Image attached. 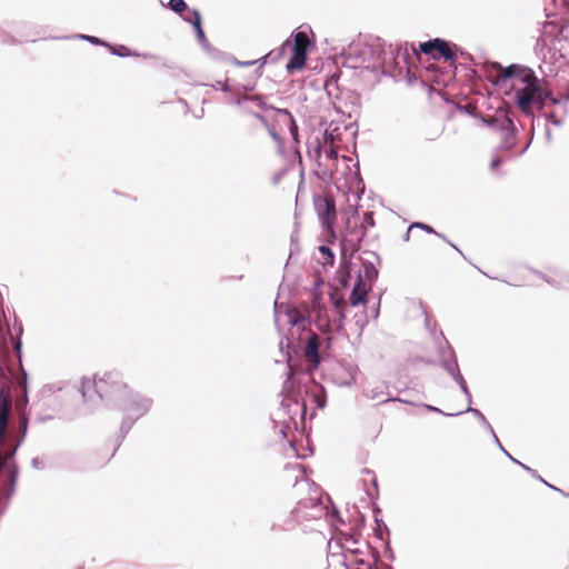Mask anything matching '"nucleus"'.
Masks as SVG:
<instances>
[{
	"label": "nucleus",
	"instance_id": "aec40b11",
	"mask_svg": "<svg viewBox=\"0 0 569 569\" xmlns=\"http://www.w3.org/2000/svg\"><path fill=\"white\" fill-rule=\"evenodd\" d=\"M104 48H107L111 54L120 57V58H126V57H130V56L144 57V58L148 57V54H140L138 52H132L124 44H111L110 42L107 41V44Z\"/></svg>",
	"mask_w": 569,
	"mask_h": 569
},
{
	"label": "nucleus",
	"instance_id": "c85d7f7f",
	"mask_svg": "<svg viewBox=\"0 0 569 569\" xmlns=\"http://www.w3.org/2000/svg\"><path fill=\"white\" fill-rule=\"evenodd\" d=\"M437 43H440L437 38L420 42L419 50H420V52H422L426 56H429L433 59L435 49H436Z\"/></svg>",
	"mask_w": 569,
	"mask_h": 569
},
{
	"label": "nucleus",
	"instance_id": "9b49d317",
	"mask_svg": "<svg viewBox=\"0 0 569 569\" xmlns=\"http://www.w3.org/2000/svg\"><path fill=\"white\" fill-rule=\"evenodd\" d=\"M363 253L370 256L372 258V260L361 258L362 270H359V271L362 274V279L365 280V283L369 286V289H372L375 282L377 281L378 276H379V271H378L376 264L380 263V257L378 253H376L373 251H365Z\"/></svg>",
	"mask_w": 569,
	"mask_h": 569
},
{
	"label": "nucleus",
	"instance_id": "58836bf2",
	"mask_svg": "<svg viewBox=\"0 0 569 569\" xmlns=\"http://www.w3.org/2000/svg\"><path fill=\"white\" fill-rule=\"evenodd\" d=\"M17 331H18L19 338L13 342V349L18 353V358L21 359L22 340H21L20 336L22 335V331H23L21 325H19L17 327Z\"/></svg>",
	"mask_w": 569,
	"mask_h": 569
},
{
	"label": "nucleus",
	"instance_id": "c756f323",
	"mask_svg": "<svg viewBox=\"0 0 569 569\" xmlns=\"http://www.w3.org/2000/svg\"><path fill=\"white\" fill-rule=\"evenodd\" d=\"M520 467L526 470L530 476H532L533 478L538 479L539 481H541L543 485H546L547 487H549L550 489L555 490V491H558L562 495H566L561 489L557 488L556 486L549 483L548 481H546L538 472L537 470L530 468L529 466L525 465V463H520Z\"/></svg>",
	"mask_w": 569,
	"mask_h": 569
},
{
	"label": "nucleus",
	"instance_id": "473e14b6",
	"mask_svg": "<svg viewBox=\"0 0 569 569\" xmlns=\"http://www.w3.org/2000/svg\"><path fill=\"white\" fill-rule=\"evenodd\" d=\"M537 274L540 276L548 284H550L551 287H553L556 289H566L567 288L566 282L563 281V277L560 280H558L555 278L543 276L541 272H537Z\"/></svg>",
	"mask_w": 569,
	"mask_h": 569
},
{
	"label": "nucleus",
	"instance_id": "6e6d98bb",
	"mask_svg": "<svg viewBox=\"0 0 569 569\" xmlns=\"http://www.w3.org/2000/svg\"><path fill=\"white\" fill-rule=\"evenodd\" d=\"M488 431H489V432H490V435L492 436L493 441H495V443L498 446V448H499L500 450H503V446L501 445V442H500L499 438L497 437V435H496V432H495L493 428L491 427V430H488Z\"/></svg>",
	"mask_w": 569,
	"mask_h": 569
},
{
	"label": "nucleus",
	"instance_id": "4d7b16f0",
	"mask_svg": "<svg viewBox=\"0 0 569 569\" xmlns=\"http://www.w3.org/2000/svg\"><path fill=\"white\" fill-rule=\"evenodd\" d=\"M31 466L34 469H43V463L38 457H36L31 460Z\"/></svg>",
	"mask_w": 569,
	"mask_h": 569
},
{
	"label": "nucleus",
	"instance_id": "2f4dec72",
	"mask_svg": "<svg viewBox=\"0 0 569 569\" xmlns=\"http://www.w3.org/2000/svg\"><path fill=\"white\" fill-rule=\"evenodd\" d=\"M249 101H252L261 110L272 109V110H274L277 112L278 108H276L273 106H268L264 102L263 96H261V94L249 96Z\"/></svg>",
	"mask_w": 569,
	"mask_h": 569
},
{
	"label": "nucleus",
	"instance_id": "4c0bfd02",
	"mask_svg": "<svg viewBox=\"0 0 569 569\" xmlns=\"http://www.w3.org/2000/svg\"><path fill=\"white\" fill-rule=\"evenodd\" d=\"M423 407L427 410H429V411L437 412V413H440V415L446 416V417H456V416H460V415L465 413V411H459V412H455V413H448V412L442 411L438 407H435V406L428 405V403H423Z\"/></svg>",
	"mask_w": 569,
	"mask_h": 569
},
{
	"label": "nucleus",
	"instance_id": "dca6fc26",
	"mask_svg": "<svg viewBox=\"0 0 569 569\" xmlns=\"http://www.w3.org/2000/svg\"><path fill=\"white\" fill-rule=\"evenodd\" d=\"M562 32V28L556 21H546L542 27V33L538 38L536 43V53L539 56L543 52L545 47H547V38L551 37L557 39L558 36Z\"/></svg>",
	"mask_w": 569,
	"mask_h": 569
},
{
	"label": "nucleus",
	"instance_id": "49530a36",
	"mask_svg": "<svg viewBox=\"0 0 569 569\" xmlns=\"http://www.w3.org/2000/svg\"><path fill=\"white\" fill-rule=\"evenodd\" d=\"M234 93V97L233 99L231 100L232 103L237 104V106H242L243 102L246 101H249V96L247 94H241L239 92H233Z\"/></svg>",
	"mask_w": 569,
	"mask_h": 569
},
{
	"label": "nucleus",
	"instance_id": "bb28decb",
	"mask_svg": "<svg viewBox=\"0 0 569 569\" xmlns=\"http://www.w3.org/2000/svg\"><path fill=\"white\" fill-rule=\"evenodd\" d=\"M168 8L174 13L179 14L181 18L184 17V11L189 12L188 4L184 0H169Z\"/></svg>",
	"mask_w": 569,
	"mask_h": 569
},
{
	"label": "nucleus",
	"instance_id": "2eb2a0df",
	"mask_svg": "<svg viewBox=\"0 0 569 569\" xmlns=\"http://www.w3.org/2000/svg\"><path fill=\"white\" fill-rule=\"evenodd\" d=\"M303 26L299 27L295 31H292L291 36L286 40V44L290 46V48H299V49H306L307 52H309L310 49L315 47V43L311 39H309L308 31H311L309 28L308 30L302 29Z\"/></svg>",
	"mask_w": 569,
	"mask_h": 569
},
{
	"label": "nucleus",
	"instance_id": "338daca9",
	"mask_svg": "<svg viewBox=\"0 0 569 569\" xmlns=\"http://www.w3.org/2000/svg\"><path fill=\"white\" fill-rule=\"evenodd\" d=\"M546 139H547L548 142H550L551 139H552L550 129L546 130Z\"/></svg>",
	"mask_w": 569,
	"mask_h": 569
},
{
	"label": "nucleus",
	"instance_id": "774afa93",
	"mask_svg": "<svg viewBox=\"0 0 569 569\" xmlns=\"http://www.w3.org/2000/svg\"><path fill=\"white\" fill-rule=\"evenodd\" d=\"M563 281L566 282V286H567L566 289L569 290V273L563 276Z\"/></svg>",
	"mask_w": 569,
	"mask_h": 569
},
{
	"label": "nucleus",
	"instance_id": "a18cd8bd",
	"mask_svg": "<svg viewBox=\"0 0 569 569\" xmlns=\"http://www.w3.org/2000/svg\"><path fill=\"white\" fill-rule=\"evenodd\" d=\"M361 224H363V227H365V229H366V230H367V227H371V228H372V227H375L373 213H372V212H370V211H369V212H366V213L363 214V221H362V223H361Z\"/></svg>",
	"mask_w": 569,
	"mask_h": 569
},
{
	"label": "nucleus",
	"instance_id": "5fc2aeb1",
	"mask_svg": "<svg viewBox=\"0 0 569 569\" xmlns=\"http://www.w3.org/2000/svg\"><path fill=\"white\" fill-rule=\"evenodd\" d=\"M232 62L237 66H241V67H250V66H253L256 63V61H239L238 59L236 58H232Z\"/></svg>",
	"mask_w": 569,
	"mask_h": 569
},
{
	"label": "nucleus",
	"instance_id": "e2e57ef3",
	"mask_svg": "<svg viewBox=\"0 0 569 569\" xmlns=\"http://www.w3.org/2000/svg\"><path fill=\"white\" fill-rule=\"evenodd\" d=\"M387 551H388V553H389V555H388L389 559H390V560H393V559H395V555H393V551H392V549H391V547H390V543H389V542L387 543Z\"/></svg>",
	"mask_w": 569,
	"mask_h": 569
},
{
	"label": "nucleus",
	"instance_id": "4468645a",
	"mask_svg": "<svg viewBox=\"0 0 569 569\" xmlns=\"http://www.w3.org/2000/svg\"><path fill=\"white\" fill-rule=\"evenodd\" d=\"M182 20L192 26L197 40L201 48L209 47V41L202 28V18L200 11L198 9L192 8L191 10H189V14L182 17Z\"/></svg>",
	"mask_w": 569,
	"mask_h": 569
},
{
	"label": "nucleus",
	"instance_id": "69168bd1",
	"mask_svg": "<svg viewBox=\"0 0 569 569\" xmlns=\"http://www.w3.org/2000/svg\"><path fill=\"white\" fill-rule=\"evenodd\" d=\"M379 569H393L390 565L382 563L381 560H379Z\"/></svg>",
	"mask_w": 569,
	"mask_h": 569
},
{
	"label": "nucleus",
	"instance_id": "f8f14e48",
	"mask_svg": "<svg viewBox=\"0 0 569 569\" xmlns=\"http://www.w3.org/2000/svg\"><path fill=\"white\" fill-rule=\"evenodd\" d=\"M437 39L440 43H437L436 46L433 60L443 59L446 61L455 62L458 53L461 56L465 54V50L461 47L442 38Z\"/></svg>",
	"mask_w": 569,
	"mask_h": 569
},
{
	"label": "nucleus",
	"instance_id": "423d86ee",
	"mask_svg": "<svg viewBox=\"0 0 569 569\" xmlns=\"http://www.w3.org/2000/svg\"><path fill=\"white\" fill-rule=\"evenodd\" d=\"M313 208L317 213L318 220L323 231H326L327 236L336 239V217H337V207L336 201L331 197H327L323 194H315L313 196Z\"/></svg>",
	"mask_w": 569,
	"mask_h": 569
},
{
	"label": "nucleus",
	"instance_id": "603ef678",
	"mask_svg": "<svg viewBox=\"0 0 569 569\" xmlns=\"http://www.w3.org/2000/svg\"><path fill=\"white\" fill-rule=\"evenodd\" d=\"M313 398H315L316 407L318 409L325 408L326 402H327L325 397L318 395V396H315Z\"/></svg>",
	"mask_w": 569,
	"mask_h": 569
},
{
	"label": "nucleus",
	"instance_id": "9d476101",
	"mask_svg": "<svg viewBox=\"0 0 569 569\" xmlns=\"http://www.w3.org/2000/svg\"><path fill=\"white\" fill-rule=\"evenodd\" d=\"M447 348L442 349L440 348V363L441 367L452 377V379L458 382L463 378V376L460 372L458 360L455 353V350L451 348V346L446 341Z\"/></svg>",
	"mask_w": 569,
	"mask_h": 569
},
{
	"label": "nucleus",
	"instance_id": "de8ad7c7",
	"mask_svg": "<svg viewBox=\"0 0 569 569\" xmlns=\"http://www.w3.org/2000/svg\"><path fill=\"white\" fill-rule=\"evenodd\" d=\"M348 551L352 555H355L356 557H358V555H361L362 553V550L361 549H348ZM356 563L358 566H361L360 568H366V563H371L370 561H366L363 559H360V558H356Z\"/></svg>",
	"mask_w": 569,
	"mask_h": 569
},
{
	"label": "nucleus",
	"instance_id": "b1692460",
	"mask_svg": "<svg viewBox=\"0 0 569 569\" xmlns=\"http://www.w3.org/2000/svg\"><path fill=\"white\" fill-rule=\"evenodd\" d=\"M319 252L321 253L323 258V266L332 267L336 261L335 252L331 250V248L327 244H321L318 247Z\"/></svg>",
	"mask_w": 569,
	"mask_h": 569
},
{
	"label": "nucleus",
	"instance_id": "680f3d73",
	"mask_svg": "<svg viewBox=\"0 0 569 569\" xmlns=\"http://www.w3.org/2000/svg\"><path fill=\"white\" fill-rule=\"evenodd\" d=\"M295 250H298V243L295 241L293 237H291V251H290V256L293 254Z\"/></svg>",
	"mask_w": 569,
	"mask_h": 569
},
{
	"label": "nucleus",
	"instance_id": "a211bd4d",
	"mask_svg": "<svg viewBox=\"0 0 569 569\" xmlns=\"http://www.w3.org/2000/svg\"><path fill=\"white\" fill-rule=\"evenodd\" d=\"M500 69V73L491 80L492 84L496 87L502 86L507 83L509 80L519 79L521 66L517 63L509 64L506 68H502L498 64Z\"/></svg>",
	"mask_w": 569,
	"mask_h": 569
},
{
	"label": "nucleus",
	"instance_id": "4be33fe9",
	"mask_svg": "<svg viewBox=\"0 0 569 569\" xmlns=\"http://www.w3.org/2000/svg\"><path fill=\"white\" fill-rule=\"evenodd\" d=\"M421 229L423 231H426L427 233H432V234H436L438 237H440L441 239H443L446 242H448L452 248H455L459 253L462 254V252L459 250V248L452 243L451 241H449L445 234L442 233H439L437 232L430 224H427L425 222H412L410 226H409V231H411L412 229Z\"/></svg>",
	"mask_w": 569,
	"mask_h": 569
},
{
	"label": "nucleus",
	"instance_id": "864d4df0",
	"mask_svg": "<svg viewBox=\"0 0 569 569\" xmlns=\"http://www.w3.org/2000/svg\"><path fill=\"white\" fill-rule=\"evenodd\" d=\"M503 162V158L501 157H495L491 162H490V168L491 169H496L498 167H500Z\"/></svg>",
	"mask_w": 569,
	"mask_h": 569
},
{
	"label": "nucleus",
	"instance_id": "bf43d9fd",
	"mask_svg": "<svg viewBox=\"0 0 569 569\" xmlns=\"http://www.w3.org/2000/svg\"><path fill=\"white\" fill-rule=\"evenodd\" d=\"M290 430V425L284 422L283 426L281 427L280 429V433L282 435L283 438L287 437V432Z\"/></svg>",
	"mask_w": 569,
	"mask_h": 569
},
{
	"label": "nucleus",
	"instance_id": "13d9d810",
	"mask_svg": "<svg viewBox=\"0 0 569 569\" xmlns=\"http://www.w3.org/2000/svg\"><path fill=\"white\" fill-rule=\"evenodd\" d=\"M501 451H502V452L506 455V457H507L510 461H512L513 463H517V465H519V466H520V463H522L521 461H519L518 459L513 458V457L508 452V448H503V450H501Z\"/></svg>",
	"mask_w": 569,
	"mask_h": 569
},
{
	"label": "nucleus",
	"instance_id": "e433bc0d",
	"mask_svg": "<svg viewBox=\"0 0 569 569\" xmlns=\"http://www.w3.org/2000/svg\"><path fill=\"white\" fill-rule=\"evenodd\" d=\"M202 49L212 59L220 60V59H222L224 57V52H222L219 49L212 47L210 43H209V47H203Z\"/></svg>",
	"mask_w": 569,
	"mask_h": 569
},
{
	"label": "nucleus",
	"instance_id": "f3484780",
	"mask_svg": "<svg viewBox=\"0 0 569 569\" xmlns=\"http://www.w3.org/2000/svg\"><path fill=\"white\" fill-rule=\"evenodd\" d=\"M291 56L287 61L286 69L289 73L300 71L306 67L308 52L306 49L290 48Z\"/></svg>",
	"mask_w": 569,
	"mask_h": 569
},
{
	"label": "nucleus",
	"instance_id": "f704fd0d",
	"mask_svg": "<svg viewBox=\"0 0 569 569\" xmlns=\"http://www.w3.org/2000/svg\"><path fill=\"white\" fill-rule=\"evenodd\" d=\"M457 109L462 112V113H466L475 119H479V116L481 114L477 108L472 104H463V106H458Z\"/></svg>",
	"mask_w": 569,
	"mask_h": 569
},
{
	"label": "nucleus",
	"instance_id": "ddd939ff",
	"mask_svg": "<svg viewBox=\"0 0 569 569\" xmlns=\"http://www.w3.org/2000/svg\"><path fill=\"white\" fill-rule=\"evenodd\" d=\"M372 289H369V286L365 283V280L362 279V274L360 271H358L356 276V280L353 283V288L349 296V302L352 307H358L360 305L367 303V296L368 292Z\"/></svg>",
	"mask_w": 569,
	"mask_h": 569
},
{
	"label": "nucleus",
	"instance_id": "7ed1b4c3",
	"mask_svg": "<svg viewBox=\"0 0 569 569\" xmlns=\"http://www.w3.org/2000/svg\"><path fill=\"white\" fill-rule=\"evenodd\" d=\"M153 400L151 398L128 388L127 392L116 405L124 416L120 426V435L117 438L116 450L121 446L134 422L149 412Z\"/></svg>",
	"mask_w": 569,
	"mask_h": 569
},
{
	"label": "nucleus",
	"instance_id": "79ce46f5",
	"mask_svg": "<svg viewBox=\"0 0 569 569\" xmlns=\"http://www.w3.org/2000/svg\"><path fill=\"white\" fill-rule=\"evenodd\" d=\"M336 130L337 129H335V130L326 129L323 131V134H322L323 143L329 144L336 140V138H337Z\"/></svg>",
	"mask_w": 569,
	"mask_h": 569
},
{
	"label": "nucleus",
	"instance_id": "20e7f679",
	"mask_svg": "<svg viewBox=\"0 0 569 569\" xmlns=\"http://www.w3.org/2000/svg\"><path fill=\"white\" fill-rule=\"evenodd\" d=\"M515 103L526 114L531 113V106L535 104L539 109L543 108L547 102L558 106L569 101V81L567 82L566 92L557 98L553 96L552 90L539 83L536 86L523 87L518 89L515 93Z\"/></svg>",
	"mask_w": 569,
	"mask_h": 569
},
{
	"label": "nucleus",
	"instance_id": "c03bdc74",
	"mask_svg": "<svg viewBox=\"0 0 569 569\" xmlns=\"http://www.w3.org/2000/svg\"><path fill=\"white\" fill-rule=\"evenodd\" d=\"M363 475L370 476V482L373 486L375 493L378 495V480L375 472L370 469L363 468L361 471Z\"/></svg>",
	"mask_w": 569,
	"mask_h": 569
},
{
	"label": "nucleus",
	"instance_id": "a878e982",
	"mask_svg": "<svg viewBox=\"0 0 569 569\" xmlns=\"http://www.w3.org/2000/svg\"><path fill=\"white\" fill-rule=\"evenodd\" d=\"M301 520H303L302 516L299 515L298 517H295L291 510L289 516L282 521L281 525H279V528L284 531L292 530L298 523H300Z\"/></svg>",
	"mask_w": 569,
	"mask_h": 569
},
{
	"label": "nucleus",
	"instance_id": "052dcab7",
	"mask_svg": "<svg viewBox=\"0 0 569 569\" xmlns=\"http://www.w3.org/2000/svg\"><path fill=\"white\" fill-rule=\"evenodd\" d=\"M331 518L332 519H337L339 522L343 523V520L341 519L340 513H339V511L337 509H335L331 512Z\"/></svg>",
	"mask_w": 569,
	"mask_h": 569
},
{
	"label": "nucleus",
	"instance_id": "cd10ccee",
	"mask_svg": "<svg viewBox=\"0 0 569 569\" xmlns=\"http://www.w3.org/2000/svg\"><path fill=\"white\" fill-rule=\"evenodd\" d=\"M69 38L80 39V40H83V41H88V42H90L93 46L106 47V44H107V41L101 39V38H98V37H94V36H89V34H83V33H77V34H73L71 37H64L63 39H69Z\"/></svg>",
	"mask_w": 569,
	"mask_h": 569
},
{
	"label": "nucleus",
	"instance_id": "5701e85b",
	"mask_svg": "<svg viewBox=\"0 0 569 569\" xmlns=\"http://www.w3.org/2000/svg\"><path fill=\"white\" fill-rule=\"evenodd\" d=\"M519 80L525 84V87L536 86V83H539L538 77L530 68L521 67Z\"/></svg>",
	"mask_w": 569,
	"mask_h": 569
},
{
	"label": "nucleus",
	"instance_id": "3c124183",
	"mask_svg": "<svg viewBox=\"0 0 569 569\" xmlns=\"http://www.w3.org/2000/svg\"><path fill=\"white\" fill-rule=\"evenodd\" d=\"M267 130H268V132H269L270 137H271L276 142L280 143V142L282 141L281 137H280V136H279V133L274 130V128H273V127H271V126L269 124V128H267Z\"/></svg>",
	"mask_w": 569,
	"mask_h": 569
},
{
	"label": "nucleus",
	"instance_id": "37998d69",
	"mask_svg": "<svg viewBox=\"0 0 569 569\" xmlns=\"http://www.w3.org/2000/svg\"><path fill=\"white\" fill-rule=\"evenodd\" d=\"M212 88L213 89H219V90H221L222 92H226V93L233 92L231 87L228 83V80H226V81L218 80V81H216L214 84H212Z\"/></svg>",
	"mask_w": 569,
	"mask_h": 569
},
{
	"label": "nucleus",
	"instance_id": "0eeeda50",
	"mask_svg": "<svg viewBox=\"0 0 569 569\" xmlns=\"http://www.w3.org/2000/svg\"><path fill=\"white\" fill-rule=\"evenodd\" d=\"M366 229L363 224L350 226V221L347 222L346 232L342 234L340 240V253L341 259L345 263L351 264L353 254L360 249V244L366 237Z\"/></svg>",
	"mask_w": 569,
	"mask_h": 569
},
{
	"label": "nucleus",
	"instance_id": "8fccbe9b",
	"mask_svg": "<svg viewBox=\"0 0 569 569\" xmlns=\"http://www.w3.org/2000/svg\"><path fill=\"white\" fill-rule=\"evenodd\" d=\"M547 122L552 123L553 126L560 127L562 124V120L559 119L553 112L546 114Z\"/></svg>",
	"mask_w": 569,
	"mask_h": 569
},
{
	"label": "nucleus",
	"instance_id": "c9c22d12",
	"mask_svg": "<svg viewBox=\"0 0 569 569\" xmlns=\"http://www.w3.org/2000/svg\"><path fill=\"white\" fill-rule=\"evenodd\" d=\"M322 154L321 142L317 139L313 147H308V157L310 159H319Z\"/></svg>",
	"mask_w": 569,
	"mask_h": 569
},
{
	"label": "nucleus",
	"instance_id": "412c9836",
	"mask_svg": "<svg viewBox=\"0 0 569 569\" xmlns=\"http://www.w3.org/2000/svg\"><path fill=\"white\" fill-rule=\"evenodd\" d=\"M352 279V263H345L341 260V264L338 271V281L341 288L346 289L349 287Z\"/></svg>",
	"mask_w": 569,
	"mask_h": 569
},
{
	"label": "nucleus",
	"instance_id": "6ab92c4d",
	"mask_svg": "<svg viewBox=\"0 0 569 569\" xmlns=\"http://www.w3.org/2000/svg\"><path fill=\"white\" fill-rule=\"evenodd\" d=\"M277 113L283 117V122L288 124L289 132L292 137V140L298 143L299 142V129L298 124L292 116V113L288 109H277Z\"/></svg>",
	"mask_w": 569,
	"mask_h": 569
},
{
	"label": "nucleus",
	"instance_id": "f257e3e1",
	"mask_svg": "<svg viewBox=\"0 0 569 569\" xmlns=\"http://www.w3.org/2000/svg\"><path fill=\"white\" fill-rule=\"evenodd\" d=\"M333 307V318L322 303V299L317 291L311 295L310 305L290 306L288 303L274 302V323L279 325L280 317L287 318L290 326L289 333L284 337L286 357H287V379L283 382L281 395V408L284 413L289 415L290 421L296 425L293 415H291V402L299 406L302 385L298 376L305 375L306 371L316 370L321 363L319 336L311 330V326L325 336L323 343L326 348H331L333 335L343 330L346 306L345 299L330 296Z\"/></svg>",
	"mask_w": 569,
	"mask_h": 569
},
{
	"label": "nucleus",
	"instance_id": "f03ea898",
	"mask_svg": "<svg viewBox=\"0 0 569 569\" xmlns=\"http://www.w3.org/2000/svg\"><path fill=\"white\" fill-rule=\"evenodd\" d=\"M128 388V385L122 381L121 372L112 370L106 372L102 377H94L93 380L83 378L80 391L84 401H91L92 397L89 391L92 389L100 400L116 406Z\"/></svg>",
	"mask_w": 569,
	"mask_h": 569
},
{
	"label": "nucleus",
	"instance_id": "a19ab883",
	"mask_svg": "<svg viewBox=\"0 0 569 569\" xmlns=\"http://www.w3.org/2000/svg\"><path fill=\"white\" fill-rule=\"evenodd\" d=\"M457 383L460 387V390L462 391V393L465 395V397H466V399L468 401V406H471V402H472L471 393H470V390L468 388V385H467L466 380L462 379V380L458 381Z\"/></svg>",
	"mask_w": 569,
	"mask_h": 569
},
{
	"label": "nucleus",
	"instance_id": "393cba45",
	"mask_svg": "<svg viewBox=\"0 0 569 569\" xmlns=\"http://www.w3.org/2000/svg\"><path fill=\"white\" fill-rule=\"evenodd\" d=\"M325 90L330 99L339 98V96H338V91H339L338 79L335 78V76H332L325 82Z\"/></svg>",
	"mask_w": 569,
	"mask_h": 569
},
{
	"label": "nucleus",
	"instance_id": "6e6552de",
	"mask_svg": "<svg viewBox=\"0 0 569 569\" xmlns=\"http://www.w3.org/2000/svg\"><path fill=\"white\" fill-rule=\"evenodd\" d=\"M372 69L380 70L381 74L393 77V67L398 63L399 51L390 44L388 49L378 46L371 49Z\"/></svg>",
	"mask_w": 569,
	"mask_h": 569
},
{
	"label": "nucleus",
	"instance_id": "0e129e2a",
	"mask_svg": "<svg viewBox=\"0 0 569 569\" xmlns=\"http://www.w3.org/2000/svg\"><path fill=\"white\" fill-rule=\"evenodd\" d=\"M532 141V138L529 140V142L525 146V148H522L519 152H518V156H522L527 150L528 148L530 147V143Z\"/></svg>",
	"mask_w": 569,
	"mask_h": 569
},
{
	"label": "nucleus",
	"instance_id": "7c9ffc66",
	"mask_svg": "<svg viewBox=\"0 0 569 569\" xmlns=\"http://www.w3.org/2000/svg\"><path fill=\"white\" fill-rule=\"evenodd\" d=\"M463 411H465V413L466 412L472 413L480 421V423L485 427L486 430H491L490 422L487 420L485 415L479 409L468 406L467 409H465Z\"/></svg>",
	"mask_w": 569,
	"mask_h": 569
},
{
	"label": "nucleus",
	"instance_id": "1a4fd4ad",
	"mask_svg": "<svg viewBox=\"0 0 569 569\" xmlns=\"http://www.w3.org/2000/svg\"><path fill=\"white\" fill-rule=\"evenodd\" d=\"M325 507L319 498H309L300 500L295 509H292V515L298 517L302 516L303 520L318 519L322 516Z\"/></svg>",
	"mask_w": 569,
	"mask_h": 569
},
{
	"label": "nucleus",
	"instance_id": "39448f33",
	"mask_svg": "<svg viewBox=\"0 0 569 569\" xmlns=\"http://www.w3.org/2000/svg\"><path fill=\"white\" fill-rule=\"evenodd\" d=\"M478 120L486 127L502 133L501 142L499 146L500 150H513L516 146V139L518 136V129L513 122L511 113L508 110L503 108H498L495 114H480Z\"/></svg>",
	"mask_w": 569,
	"mask_h": 569
},
{
	"label": "nucleus",
	"instance_id": "09e8293b",
	"mask_svg": "<svg viewBox=\"0 0 569 569\" xmlns=\"http://www.w3.org/2000/svg\"><path fill=\"white\" fill-rule=\"evenodd\" d=\"M326 158L329 160H338V150L336 147L331 146L325 150Z\"/></svg>",
	"mask_w": 569,
	"mask_h": 569
},
{
	"label": "nucleus",
	"instance_id": "ea45409f",
	"mask_svg": "<svg viewBox=\"0 0 569 569\" xmlns=\"http://www.w3.org/2000/svg\"><path fill=\"white\" fill-rule=\"evenodd\" d=\"M243 111L250 116H252L253 118H256L258 121H260L266 128H269V122L268 120L266 119V117L263 114H261L260 112H256V111H251L249 109H247L246 107H243Z\"/></svg>",
	"mask_w": 569,
	"mask_h": 569
},
{
	"label": "nucleus",
	"instance_id": "72a5a7b5",
	"mask_svg": "<svg viewBox=\"0 0 569 569\" xmlns=\"http://www.w3.org/2000/svg\"><path fill=\"white\" fill-rule=\"evenodd\" d=\"M290 50V46H287L286 44V41L280 46V48L277 50V52L274 53L273 51L269 52L266 57H263V61L261 63V66L266 62V60L268 58L272 59V60H278L280 57H282L287 50Z\"/></svg>",
	"mask_w": 569,
	"mask_h": 569
}]
</instances>
